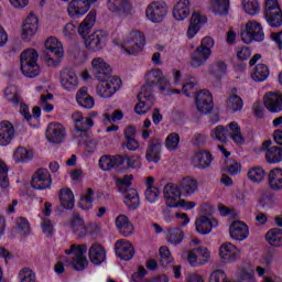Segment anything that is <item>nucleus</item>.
Listing matches in <instances>:
<instances>
[{
	"label": "nucleus",
	"mask_w": 282,
	"mask_h": 282,
	"mask_svg": "<svg viewBox=\"0 0 282 282\" xmlns=\"http://www.w3.org/2000/svg\"><path fill=\"white\" fill-rule=\"evenodd\" d=\"M93 74L97 80L105 83L111 76V66L102 57H95L91 62Z\"/></svg>",
	"instance_id": "7"
},
{
	"label": "nucleus",
	"mask_w": 282,
	"mask_h": 282,
	"mask_svg": "<svg viewBox=\"0 0 282 282\" xmlns=\"http://www.w3.org/2000/svg\"><path fill=\"white\" fill-rule=\"evenodd\" d=\"M248 178L254 183L263 182L265 180V171L263 167H251L248 171Z\"/></svg>",
	"instance_id": "50"
},
{
	"label": "nucleus",
	"mask_w": 282,
	"mask_h": 282,
	"mask_svg": "<svg viewBox=\"0 0 282 282\" xmlns=\"http://www.w3.org/2000/svg\"><path fill=\"white\" fill-rule=\"evenodd\" d=\"M224 171L229 173V175H237V173H239V163H237V161L228 160L226 161Z\"/></svg>",
	"instance_id": "64"
},
{
	"label": "nucleus",
	"mask_w": 282,
	"mask_h": 282,
	"mask_svg": "<svg viewBox=\"0 0 282 282\" xmlns=\"http://www.w3.org/2000/svg\"><path fill=\"white\" fill-rule=\"evenodd\" d=\"M124 164V159L122 155H104L99 160V169L101 171H111V169H118V166H122Z\"/></svg>",
	"instance_id": "20"
},
{
	"label": "nucleus",
	"mask_w": 282,
	"mask_h": 282,
	"mask_svg": "<svg viewBox=\"0 0 282 282\" xmlns=\"http://www.w3.org/2000/svg\"><path fill=\"white\" fill-rule=\"evenodd\" d=\"M229 235L231 239L236 241H243L248 239L249 229L248 225L243 221H234L229 227Z\"/></svg>",
	"instance_id": "21"
},
{
	"label": "nucleus",
	"mask_w": 282,
	"mask_h": 282,
	"mask_svg": "<svg viewBox=\"0 0 282 282\" xmlns=\"http://www.w3.org/2000/svg\"><path fill=\"white\" fill-rule=\"evenodd\" d=\"M122 79L118 76L110 77L97 86V94L100 98H111V95L120 89Z\"/></svg>",
	"instance_id": "6"
},
{
	"label": "nucleus",
	"mask_w": 282,
	"mask_h": 282,
	"mask_svg": "<svg viewBox=\"0 0 282 282\" xmlns=\"http://www.w3.org/2000/svg\"><path fill=\"white\" fill-rule=\"evenodd\" d=\"M17 230L22 237L30 235V223L28 219L20 217L17 219Z\"/></svg>",
	"instance_id": "55"
},
{
	"label": "nucleus",
	"mask_w": 282,
	"mask_h": 282,
	"mask_svg": "<svg viewBox=\"0 0 282 282\" xmlns=\"http://www.w3.org/2000/svg\"><path fill=\"white\" fill-rule=\"evenodd\" d=\"M89 0H72L68 3L67 12L72 19H79L89 12Z\"/></svg>",
	"instance_id": "13"
},
{
	"label": "nucleus",
	"mask_w": 282,
	"mask_h": 282,
	"mask_svg": "<svg viewBox=\"0 0 282 282\" xmlns=\"http://www.w3.org/2000/svg\"><path fill=\"white\" fill-rule=\"evenodd\" d=\"M155 85H159V89L164 96L171 94V90H169V79L164 77L162 69L156 68L148 74L147 83L141 87V91L138 94L137 99L145 100L147 102L154 105L155 96H153V87H155Z\"/></svg>",
	"instance_id": "1"
},
{
	"label": "nucleus",
	"mask_w": 282,
	"mask_h": 282,
	"mask_svg": "<svg viewBox=\"0 0 282 282\" xmlns=\"http://www.w3.org/2000/svg\"><path fill=\"white\" fill-rule=\"evenodd\" d=\"M65 127L61 123H50L46 130V138L53 144H61L65 140Z\"/></svg>",
	"instance_id": "15"
},
{
	"label": "nucleus",
	"mask_w": 282,
	"mask_h": 282,
	"mask_svg": "<svg viewBox=\"0 0 282 282\" xmlns=\"http://www.w3.org/2000/svg\"><path fill=\"white\" fill-rule=\"evenodd\" d=\"M145 14L149 21H152V23H162V21H164L166 18V14H169V9L164 3L152 2L150 6H148Z\"/></svg>",
	"instance_id": "9"
},
{
	"label": "nucleus",
	"mask_w": 282,
	"mask_h": 282,
	"mask_svg": "<svg viewBox=\"0 0 282 282\" xmlns=\"http://www.w3.org/2000/svg\"><path fill=\"white\" fill-rule=\"evenodd\" d=\"M159 254L161 257L160 263L163 268H166L169 263H173V256H171L169 247H161L159 250Z\"/></svg>",
	"instance_id": "53"
},
{
	"label": "nucleus",
	"mask_w": 282,
	"mask_h": 282,
	"mask_svg": "<svg viewBox=\"0 0 282 282\" xmlns=\"http://www.w3.org/2000/svg\"><path fill=\"white\" fill-rule=\"evenodd\" d=\"M108 10L117 14H129L131 12V0H108Z\"/></svg>",
	"instance_id": "30"
},
{
	"label": "nucleus",
	"mask_w": 282,
	"mask_h": 282,
	"mask_svg": "<svg viewBox=\"0 0 282 282\" xmlns=\"http://www.w3.org/2000/svg\"><path fill=\"white\" fill-rule=\"evenodd\" d=\"M178 188L181 193H184L185 195H193L197 189V181L195 178L184 177Z\"/></svg>",
	"instance_id": "42"
},
{
	"label": "nucleus",
	"mask_w": 282,
	"mask_h": 282,
	"mask_svg": "<svg viewBox=\"0 0 282 282\" xmlns=\"http://www.w3.org/2000/svg\"><path fill=\"white\" fill-rule=\"evenodd\" d=\"M219 256L223 263H234L241 257V251L235 245L225 242L220 246Z\"/></svg>",
	"instance_id": "12"
},
{
	"label": "nucleus",
	"mask_w": 282,
	"mask_h": 282,
	"mask_svg": "<svg viewBox=\"0 0 282 282\" xmlns=\"http://www.w3.org/2000/svg\"><path fill=\"white\" fill-rule=\"evenodd\" d=\"M264 17L271 28H281L282 25V11L279 7V1L267 0Z\"/></svg>",
	"instance_id": "4"
},
{
	"label": "nucleus",
	"mask_w": 282,
	"mask_h": 282,
	"mask_svg": "<svg viewBox=\"0 0 282 282\" xmlns=\"http://www.w3.org/2000/svg\"><path fill=\"white\" fill-rule=\"evenodd\" d=\"M265 239L268 243L279 248L282 246V229L281 228H273L269 230L265 235Z\"/></svg>",
	"instance_id": "40"
},
{
	"label": "nucleus",
	"mask_w": 282,
	"mask_h": 282,
	"mask_svg": "<svg viewBox=\"0 0 282 282\" xmlns=\"http://www.w3.org/2000/svg\"><path fill=\"white\" fill-rule=\"evenodd\" d=\"M94 189L88 188L86 195L80 197L79 208H82V210H89V208L94 206Z\"/></svg>",
	"instance_id": "48"
},
{
	"label": "nucleus",
	"mask_w": 282,
	"mask_h": 282,
	"mask_svg": "<svg viewBox=\"0 0 282 282\" xmlns=\"http://www.w3.org/2000/svg\"><path fill=\"white\" fill-rule=\"evenodd\" d=\"M210 8L215 14H228L230 0H213Z\"/></svg>",
	"instance_id": "46"
},
{
	"label": "nucleus",
	"mask_w": 282,
	"mask_h": 282,
	"mask_svg": "<svg viewBox=\"0 0 282 282\" xmlns=\"http://www.w3.org/2000/svg\"><path fill=\"white\" fill-rule=\"evenodd\" d=\"M88 257L94 265H100V263H104L105 259H107V252L105 251V247L98 243H94L89 248Z\"/></svg>",
	"instance_id": "28"
},
{
	"label": "nucleus",
	"mask_w": 282,
	"mask_h": 282,
	"mask_svg": "<svg viewBox=\"0 0 282 282\" xmlns=\"http://www.w3.org/2000/svg\"><path fill=\"white\" fill-rule=\"evenodd\" d=\"M195 105L199 113H210L215 108L213 95L208 90H200L195 95Z\"/></svg>",
	"instance_id": "10"
},
{
	"label": "nucleus",
	"mask_w": 282,
	"mask_h": 282,
	"mask_svg": "<svg viewBox=\"0 0 282 282\" xmlns=\"http://www.w3.org/2000/svg\"><path fill=\"white\" fill-rule=\"evenodd\" d=\"M44 47L46 53L55 58H63V44L56 37H50L45 41Z\"/></svg>",
	"instance_id": "32"
},
{
	"label": "nucleus",
	"mask_w": 282,
	"mask_h": 282,
	"mask_svg": "<svg viewBox=\"0 0 282 282\" xmlns=\"http://www.w3.org/2000/svg\"><path fill=\"white\" fill-rule=\"evenodd\" d=\"M133 180V175H124L123 178L117 180V186L119 188V192L122 193V191H127V187L131 186V182Z\"/></svg>",
	"instance_id": "62"
},
{
	"label": "nucleus",
	"mask_w": 282,
	"mask_h": 282,
	"mask_svg": "<svg viewBox=\"0 0 282 282\" xmlns=\"http://www.w3.org/2000/svg\"><path fill=\"white\" fill-rule=\"evenodd\" d=\"M72 268L73 270H76L77 272H83V270L87 269L89 265V260H87V257H85V253H77L72 259Z\"/></svg>",
	"instance_id": "44"
},
{
	"label": "nucleus",
	"mask_w": 282,
	"mask_h": 282,
	"mask_svg": "<svg viewBox=\"0 0 282 282\" xmlns=\"http://www.w3.org/2000/svg\"><path fill=\"white\" fill-rule=\"evenodd\" d=\"M242 8L247 14H259V1L257 0H242Z\"/></svg>",
	"instance_id": "51"
},
{
	"label": "nucleus",
	"mask_w": 282,
	"mask_h": 282,
	"mask_svg": "<svg viewBox=\"0 0 282 282\" xmlns=\"http://www.w3.org/2000/svg\"><path fill=\"white\" fill-rule=\"evenodd\" d=\"M160 153H162V141L160 139H151L145 151V159L148 162H160Z\"/></svg>",
	"instance_id": "19"
},
{
	"label": "nucleus",
	"mask_w": 282,
	"mask_h": 282,
	"mask_svg": "<svg viewBox=\"0 0 282 282\" xmlns=\"http://www.w3.org/2000/svg\"><path fill=\"white\" fill-rule=\"evenodd\" d=\"M10 178H8V165L0 160V188H8Z\"/></svg>",
	"instance_id": "54"
},
{
	"label": "nucleus",
	"mask_w": 282,
	"mask_h": 282,
	"mask_svg": "<svg viewBox=\"0 0 282 282\" xmlns=\"http://www.w3.org/2000/svg\"><path fill=\"white\" fill-rule=\"evenodd\" d=\"M34 158V153L32 150H28L24 147H19L13 153V160L18 163L28 162L29 160H32Z\"/></svg>",
	"instance_id": "43"
},
{
	"label": "nucleus",
	"mask_w": 282,
	"mask_h": 282,
	"mask_svg": "<svg viewBox=\"0 0 282 282\" xmlns=\"http://www.w3.org/2000/svg\"><path fill=\"white\" fill-rule=\"evenodd\" d=\"M195 252L198 256V261L200 265H204V263H208L210 259V251H208V248L206 247H197L195 248Z\"/></svg>",
	"instance_id": "58"
},
{
	"label": "nucleus",
	"mask_w": 282,
	"mask_h": 282,
	"mask_svg": "<svg viewBox=\"0 0 282 282\" xmlns=\"http://www.w3.org/2000/svg\"><path fill=\"white\" fill-rule=\"evenodd\" d=\"M61 83L62 87L67 91H72V89H76L78 87V77L76 73L72 68H66L61 73Z\"/></svg>",
	"instance_id": "23"
},
{
	"label": "nucleus",
	"mask_w": 282,
	"mask_h": 282,
	"mask_svg": "<svg viewBox=\"0 0 282 282\" xmlns=\"http://www.w3.org/2000/svg\"><path fill=\"white\" fill-rule=\"evenodd\" d=\"M160 197V189L158 187H148L145 189V199L150 204H155Z\"/></svg>",
	"instance_id": "60"
},
{
	"label": "nucleus",
	"mask_w": 282,
	"mask_h": 282,
	"mask_svg": "<svg viewBox=\"0 0 282 282\" xmlns=\"http://www.w3.org/2000/svg\"><path fill=\"white\" fill-rule=\"evenodd\" d=\"M39 61V53L36 50L29 48L21 53L20 55V65L21 72L28 78H35L41 74V67L37 64Z\"/></svg>",
	"instance_id": "2"
},
{
	"label": "nucleus",
	"mask_w": 282,
	"mask_h": 282,
	"mask_svg": "<svg viewBox=\"0 0 282 282\" xmlns=\"http://www.w3.org/2000/svg\"><path fill=\"white\" fill-rule=\"evenodd\" d=\"M39 30V18L32 12L25 19L22 25V39L23 41H30Z\"/></svg>",
	"instance_id": "14"
},
{
	"label": "nucleus",
	"mask_w": 282,
	"mask_h": 282,
	"mask_svg": "<svg viewBox=\"0 0 282 282\" xmlns=\"http://www.w3.org/2000/svg\"><path fill=\"white\" fill-rule=\"evenodd\" d=\"M59 202L61 206L65 210H72L74 208V193L69 188H62L59 191Z\"/></svg>",
	"instance_id": "37"
},
{
	"label": "nucleus",
	"mask_w": 282,
	"mask_h": 282,
	"mask_svg": "<svg viewBox=\"0 0 282 282\" xmlns=\"http://www.w3.org/2000/svg\"><path fill=\"white\" fill-rule=\"evenodd\" d=\"M196 231L199 235H208L213 230V221L207 216H200L195 220Z\"/></svg>",
	"instance_id": "38"
},
{
	"label": "nucleus",
	"mask_w": 282,
	"mask_h": 282,
	"mask_svg": "<svg viewBox=\"0 0 282 282\" xmlns=\"http://www.w3.org/2000/svg\"><path fill=\"white\" fill-rule=\"evenodd\" d=\"M195 160L198 163V169H208L210 162H213V155H210V152L202 151L196 153Z\"/></svg>",
	"instance_id": "47"
},
{
	"label": "nucleus",
	"mask_w": 282,
	"mask_h": 282,
	"mask_svg": "<svg viewBox=\"0 0 282 282\" xmlns=\"http://www.w3.org/2000/svg\"><path fill=\"white\" fill-rule=\"evenodd\" d=\"M177 144H180V134L173 132L167 135L165 147L169 149V151H175V149H177Z\"/></svg>",
	"instance_id": "59"
},
{
	"label": "nucleus",
	"mask_w": 282,
	"mask_h": 282,
	"mask_svg": "<svg viewBox=\"0 0 282 282\" xmlns=\"http://www.w3.org/2000/svg\"><path fill=\"white\" fill-rule=\"evenodd\" d=\"M124 195V204L129 210H137L140 207V195L134 188H126L122 191Z\"/></svg>",
	"instance_id": "31"
},
{
	"label": "nucleus",
	"mask_w": 282,
	"mask_h": 282,
	"mask_svg": "<svg viewBox=\"0 0 282 282\" xmlns=\"http://www.w3.org/2000/svg\"><path fill=\"white\" fill-rule=\"evenodd\" d=\"M229 129H230V138L234 140L236 144H243V135L241 134V128L239 127V123L237 122H231L229 123Z\"/></svg>",
	"instance_id": "49"
},
{
	"label": "nucleus",
	"mask_w": 282,
	"mask_h": 282,
	"mask_svg": "<svg viewBox=\"0 0 282 282\" xmlns=\"http://www.w3.org/2000/svg\"><path fill=\"white\" fill-rule=\"evenodd\" d=\"M14 140V126L10 121L0 122V147H8Z\"/></svg>",
	"instance_id": "24"
},
{
	"label": "nucleus",
	"mask_w": 282,
	"mask_h": 282,
	"mask_svg": "<svg viewBox=\"0 0 282 282\" xmlns=\"http://www.w3.org/2000/svg\"><path fill=\"white\" fill-rule=\"evenodd\" d=\"M4 96L9 102H12V105H19V93L17 90V87H7L4 90Z\"/></svg>",
	"instance_id": "57"
},
{
	"label": "nucleus",
	"mask_w": 282,
	"mask_h": 282,
	"mask_svg": "<svg viewBox=\"0 0 282 282\" xmlns=\"http://www.w3.org/2000/svg\"><path fill=\"white\" fill-rule=\"evenodd\" d=\"M228 133V128L224 126H218L212 132L213 138H216L219 142H226V134Z\"/></svg>",
	"instance_id": "61"
},
{
	"label": "nucleus",
	"mask_w": 282,
	"mask_h": 282,
	"mask_svg": "<svg viewBox=\"0 0 282 282\" xmlns=\"http://www.w3.org/2000/svg\"><path fill=\"white\" fill-rule=\"evenodd\" d=\"M210 54H213L212 50L204 48V46H198L191 55V67L197 68L206 65V61L210 58Z\"/></svg>",
	"instance_id": "16"
},
{
	"label": "nucleus",
	"mask_w": 282,
	"mask_h": 282,
	"mask_svg": "<svg viewBox=\"0 0 282 282\" xmlns=\"http://www.w3.org/2000/svg\"><path fill=\"white\" fill-rule=\"evenodd\" d=\"M66 254H86L87 253V245H72L70 249L65 250Z\"/></svg>",
	"instance_id": "63"
},
{
	"label": "nucleus",
	"mask_w": 282,
	"mask_h": 282,
	"mask_svg": "<svg viewBox=\"0 0 282 282\" xmlns=\"http://www.w3.org/2000/svg\"><path fill=\"white\" fill-rule=\"evenodd\" d=\"M72 119L75 123V129L80 131V133H87V131L94 127V119L84 117L80 111L73 112Z\"/></svg>",
	"instance_id": "22"
},
{
	"label": "nucleus",
	"mask_w": 282,
	"mask_h": 282,
	"mask_svg": "<svg viewBox=\"0 0 282 282\" xmlns=\"http://www.w3.org/2000/svg\"><path fill=\"white\" fill-rule=\"evenodd\" d=\"M85 47L90 52H100L107 45V35L102 31H96L88 35L85 40Z\"/></svg>",
	"instance_id": "11"
},
{
	"label": "nucleus",
	"mask_w": 282,
	"mask_h": 282,
	"mask_svg": "<svg viewBox=\"0 0 282 282\" xmlns=\"http://www.w3.org/2000/svg\"><path fill=\"white\" fill-rule=\"evenodd\" d=\"M265 160L268 164H279V162H282V148H269L265 153Z\"/></svg>",
	"instance_id": "41"
},
{
	"label": "nucleus",
	"mask_w": 282,
	"mask_h": 282,
	"mask_svg": "<svg viewBox=\"0 0 282 282\" xmlns=\"http://www.w3.org/2000/svg\"><path fill=\"white\" fill-rule=\"evenodd\" d=\"M226 105L229 113H236V111H241V109H243V99L239 96L237 87L231 88L227 97Z\"/></svg>",
	"instance_id": "18"
},
{
	"label": "nucleus",
	"mask_w": 282,
	"mask_h": 282,
	"mask_svg": "<svg viewBox=\"0 0 282 282\" xmlns=\"http://www.w3.org/2000/svg\"><path fill=\"white\" fill-rule=\"evenodd\" d=\"M76 100L78 105H80V107H84V109H93L95 105L94 97L87 94V87H83L79 89L76 95Z\"/></svg>",
	"instance_id": "36"
},
{
	"label": "nucleus",
	"mask_w": 282,
	"mask_h": 282,
	"mask_svg": "<svg viewBox=\"0 0 282 282\" xmlns=\"http://www.w3.org/2000/svg\"><path fill=\"white\" fill-rule=\"evenodd\" d=\"M115 250L116 254L119 257V259H122V261H131V259H133L135 254V249L133 248V245L124 240H118L115 243Z\"/></svg>",
	"instance_id": "17"
},
{
	"label": "nucleus",
	"mask_w": 282,
	"mask_h": 282,
	"mask_svg": "<svg viewBox=\"0 0 282 282\" xmlns=\"http://www.w3.org/2000/svg\"><path fill=\"white\" fill-rule=\"evenodd\" d=\"M32 188L35 191H45L52 186V175L47 169H39L32 176L31 180Z\"/></svg>",
	"instance_id": "8"
},
{
	"label": "nucleus",
	"mask_w": 282,
	"mask_h": 282,
	"mask_svg": "<svg viewBox=\"0 0 282 282\" xmlns=\"http://www.w3.org/2000/svg\"><path fill=\"white\" fill-rule=\"evenodd\" d=\"M191 14V1L178 0L173 8V17L176 21H184Z\"/></svg>",
	"instance_id": "27"
},
{
	"label": "nucleus",
	"mask_w": 282,
	"mask_h": 282,
	"mask_svg": "<svg viewBox=\"0 0 282 282\" xmlns=\"http://www.w3.org/2000/svg\"><path fill=\"white\" fill-rule=\"evenodd\" d=\"M96 24V11L91 10L85 18V20L79 24L77 32L79 35H82V39L84 41L89 35V32H91V28Z\"/></svg>",
	"instance_id": "26"
},
{
	"label": "nucleus",
	"mask_w": 282,
	"mask_h": 282,
	"mask_svg": "<svg viewBox=\"0 0 282 282\" xmlns=\"http://www.w3.org/2000/svg\"><path fill=\"white\" fill-rule=\"evenodd\" d=\"M228 69V65L224 61H218L212 67V74L216 76V78H221L224 74H226Z\"/></svg>",
	"instance_id": "56"
},
{
	"label": "nucleus",
	"mask_w": 282,
	"mask_h": 282,
	"mask_svg": "<svg viewBox=\"0 0 282 282\" xmlns=\"http://www.w3.org/2000/svg\"><path fill=\"white\" fill-rule=\"evenodd\" d=\"M163 195L164 199H166L167 206L169 204H177L180 200V197H182V191L180 189V186L169 183L163 188Z\"/></svg>",
	"instance_id": "29"
},
{
	"label": "nucleus",
	"mask_w": 282,
	"mask_h": 282,
	"mask_svg": "<svg viewBox=\"0 0 282 282\" xmlns=\"http://www.w3.org/2000/svg\"><path fill=\"white\" fill-rule=\"evenodd\" d=\"M241 41L247 45L252 43V41L261 42L265 39L263 33V28L257 22H248L246 29L240 32Z\"/></svg>",
	"instance_id": "5"
},
{
	"label": "nucleus",
	"mask_w": 282,
	"mask_h": 282,
	"mask_svg": "<svg viewBox=\"0 0 282 282\" xmlns=\"http://www.w3.org/2000/svg\"><path fill=\"white\" fill-rule=\"evenodd\" d=\"M166 240L171 246H180L184 241V231L180 228H173L167 231Z\"/></svg>",
	"instance_id": "45"
},
{
	"label": "nucleus",
	"mask_w": 282,
	"mask_h": 282,
	"mask_svg": "<svg viewBox=\"0 0 282 282\" xmlns=\"http://www.w3.org/2000/svg\"><path fill=\"white\" fill-rule=\"evenodd\" d=\"M269 186L272 191H282V169L275 167L269 172Z\"/></svg>",
	"instance_id": "35"
},
{
	"label": "nucleus",
	"mask_w": 282,
	"mask_h": 282,
	"mask_svg": "<svg viewBox=\"0 0 282 282\" xmlns=\"http://www.w3.org/2000/svg\"><path fill=\"white\" fill-rule=\"evenodd\" d=\"M116 226L123 237H129L133 235V225L129 221V218L126 215H119L116 218Z\"/></svg>",
	"instance_id": "34"
},
{
	"label": "nucleus",
	"mask_w": 282,
	"mask_h": 282,
	"mask_svg": "<svg viewBox=\"0 0 282 282\" xmlns=\"http://www.w3.org/2000/svg\"><path fill=\"white\" fill-rule=\"evenodd\" d=\"M204 23H206V17L194 12L189 21V26L187 29L188 39H193L195 34L199 32V28H202Z\"/></svg>",
	"instance_id": "33"
},
{
	"label": "nucleus",
	"mask_w": 282,
	"mask_h": 282,
	"mask_svg": "<svg viewBox=\"0 0 282 282\" xmlns=\"http://www.w3.org/2000/svg\"><path fill=\"white\" fill-rule=\"evenodd\" d=\"M270 76V68L265 64H258L251 73L252 80L256 83H263Z\"/></svg>",
	"instance_id": "39"
},
{
	"label": "nucleus",
	"mask_w": 282,
	"mask_h": 282,
	"mask_svg": "<svg viewBox=\"0 0 282 282\" xmlns=\"http://www.w3.org/2000/svg\"><path fill=\"white\" fill-rule=\"evenodd\" d=\"M144 45H147V36L140 30L132 29L127 40L123 42V50L129 55H135L138 52H142L144 50Z\"/></svg>",
	"instance_id": "3"
},
{
	"label": "nucleus",
	"mask_w": 282,
	"mask_h": 282,
	"mask_svg": "<svg viewBox=\"0 0 282 282\" xmlns=\"http://www.w3.org/2000/svg\"><path fill=\"white\" fill-rule=\"evenodd\" d=\"M264 107L271 113H279L282 111V95L269 93L264 96Z\"/></svg>",
	"instance_id": "25"
},
{
	"label": "nucleus",
	"mask_w": 282,
	"mask_h": 282,
	"mask_svg": "<svg viewBox=\"0 0 282 282\" xmlns=\"http://www.w3.org/2000/svg\"><path fill=\"white\" fill-rule=\"evenodd\" d=\"M138 104L134 106V111L139 116H144V113H149L151 111L153 104L151 101H145V99H138Z\"/></svg>",
	"instance_id": "52"
}]
</instances>
